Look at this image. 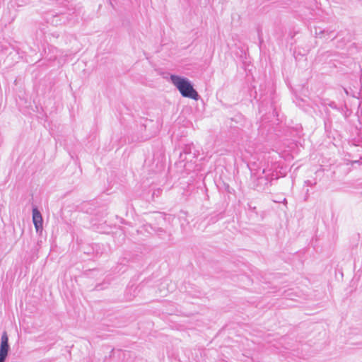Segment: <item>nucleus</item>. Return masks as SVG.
I'll return each instance as SVG.
<instances>
[{"mask_svg":"<svg viewBox=\"0 0 362 362\" xmlns=\"http://www.w3.org/2000/svg\"><path fill=\"white\" fill-rule=\"evenodd\" d=\"M336 37H337V35L334 36V37L332 38V40H334V39H335Z\"/></svg>","mask_w":362,"mask_h":362,"instance_id":"obj_15","label":"nucleus"},{"mask_svg":"<svg viewBox=\"0 0 362 362\" xmlns=\"http://www.w3.org/2000/svg\"><path fill=\"white\" fill-rule=\"evenodd\" d=\"M286 299L299 301L303 299L301 292L298 288H289L284 291L281 294Z\"/></svg>","mask_w":362,"mask_h":362,"instance_id":"obj_4","label":"nucleus"},{"mask_svg":"<svg viewBox=\"0 0 362 362\" xmlns=\"http://www.w3.org/2000/svg\"><path fill=\"white\" fill-rule=\"evenodd\" d=\"M154 230L156 233V234L158 235H159L160 237H161V238H163L162 235L163 234H165V230L163 228H157Z\"/></svg>","mask_w":362,"mask_h":362,"instance_id":"obj_9","label":"nucleus"},{"mask_svg":"<svg viewBox=\"0 0 362 362\" xmlns=\"http://www.w3.org/2000/svg\"><path fill=\"white\" fill-rule=\"evenodd\" d=\"M170 80L173 85L178 89L182 97L189 98L195 100L199 99V95L193 88L189 79L177 75H171Z\"/></svg>","mask_w":362,"mask_h":362,"instance_id":"obj_1","label":"nucleus"},{"mask_svg":"<svg viewBox=\"0 0 362 362\" xmlns=\"http://www.w3.org/2000/svg\"><path fill=\"white\" fill-rule=\"evenodd\" d=\"M33 222L37 232L42 230V216L36 206L33 207Z\"/></svg>","mask_w":362,"mask_h":362,"instance_id":"obj_5","label":"nucleus"},{"mask_svg":"<svg viewBox=\"0 0 362 362\" xmlns=\"http://www.w3.org/2000/svg\"><path fill=\"white\" fill-rule=\"evenodd\" d=\"M334 33V30H322L320 28H315V37L319 38H325V40L331 37L332 34Z\"/></svg>","mask_w":362,"mask_h":362,"instance_id":"obj_8","label":"nucleus"},{"mask_svg":"<svg viewBox=\"0 0 362 362\" xmlns=\"http://www.w3.org/2000/svg\"><path fill=\"white\" fill-rule=\"evenodd\" d=\"M305 184H306L307 185H313V183L310 180L305 181Z\"/></svg>","mask_w":362,"mask_h":362,"instance_id":"obj_12","label":"nucleus"},{"mask_svg":"<svg viewBox=\"0 0 362 362\" xmlns=\"http://www.w3.org/2000/svg\"><path fill=\"white\" fill-rule=\"evenodd\" d=\"M140 291L141 289L138 286H129L127 287L125 290L124 297L127 300L131 301L139 295Z\"/></svg>","mask_w":362,"mask_h":362,"instance_id":"obj_7","label":"nucleus"},{"mask_svg":"<svg viewBox=\"0 0 362 362\" xmlns=\"http://www.w3.org/2000/svg\"><path fill=\"white\" fill-rule=\"evenodd\" d=\"M249 207H250V209L252 211H255L256 210V207H255V206L252 207L250 205H249Z\"/></svg>","mask_w":362,"mask_h":362,"instance_id":"obj_14","label":"nucleus"},{"mask_svg":"<svg viewBox=\"0 0 362 362\" xmlns=\"http://www.w3.org/2000/svg\"><path fill=\"white\" fill-rule=\"evenodd\" d=\"M6 358V356L0 355V362H5Z\"/></svg>","mask_w":362,"mask_h":362,"instance_id":"obj_11","label":"nucleus"},{"mask_svg":"<svg viewBox=\"0 0 362 362\" xmlns=\"http://www.w3.org/2000/svg\"><path fill=\"white\" fill-rule=\"evenodd\" d=\"M9 349L10 346L8 344V337L7 335V333L6 332H4L1 338L0 355L7 357Z\"/></svg>","mask_w":362,"mask_h":362,"instance_id":"obj_6","label":"nucleus"},{"mask_svg":"<svg viewBox=\"0 0 362 362\" xmlns=\"http://www.w3.org/2000/svg\"><path fill=\"white\" fill-rule=\"evenodd\" d=\"M252 179L254 189L258 192H263L267 190L272 185V181L277 180L278 177L274 173H267L263 170L262 174L259 175L252 172Z\"/></svg>","mask_w":362,"mask_h":362,"instance_id":"obj_2","label":"nucleus"},{"mask_svg":"<svg viewBox=\"0 0 362 362\" xmlns=\"http://www.w3.org/2000/svg\"><path fill=\"white\" fill-rule=\"evenodd\" d=\"M199 155V151L197 149L194 145L191 144H185L182 151L180 153V160L182 162L189 160H192L193 158H196Z\"/></svg>","mask_w":362,"mask_h":362,"instance_id":"obj_3","label":"nucleus"},{"mask_svg":"<svg viewBox=\"0 0 362 362\" xmlns=\"http://www.w3.org/2000/svg\"><path fill=\"white\" fill-rule=\"evenodd\" d=\"M329 106L332 107V108H334L336 109L337 108V106L336 105L334 104V103H332L329 104Z\"/></svg>","mask_w":362,"mask_h":362,"instance_id":"obj_13","label":"nucleus"},{"mask_svg":"<svg viewBox=\"0 0 362 362\" xmlns=\"http://www.w3.org/2000/svg\"><path fill=\"white\" fill-rule=\"evenodd\" d=\"M351 165H354L355 163L361 165L362 164V156H360L359 159L358 160H353L349 161Z\"/></svg>","mask_w":362,"mask_h":362,"instance_id":"obj_10","label":"nucleus"}]
</instances>
